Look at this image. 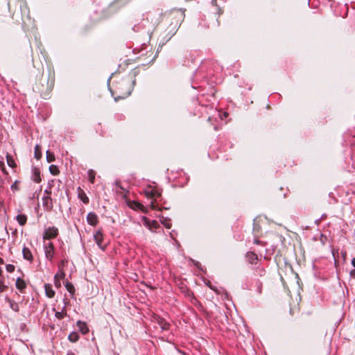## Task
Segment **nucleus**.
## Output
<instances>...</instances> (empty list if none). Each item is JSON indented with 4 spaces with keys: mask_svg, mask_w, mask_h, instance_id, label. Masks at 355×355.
I'll use <instances>...</instances> for the list:
<instances>
[{
    "mask_svg": "<svg viewBox=\"0 0 355 355\" xmlns=\"http://www.w3.org/2000/svg\"><path fill=\"white\" fill-rule=\"evenodd\" d=\"M22 253H23V257L25 259L30 261H33V257L32 252L28 248L24 247L23 248Z\"/></svg>",
    "mask_w": 355,
    "mask_h": 355,
    "instance_id": "17",
    "label": "nucleus"
},
{
    "mask_svg": "<svg viewBox=\"0 0 355 355\" xmlns=\"http://www.w3.org/2000/svg\"><path fill=\"white\" fill-rule=\"evenodd\" d=\"M211 288V289L212 290H215L212 286H209Z\"/></svg>",
    "mask_w": 355,
    "mask_h": 355,
    "instance_id": "48",
    "label": "nucleus"
},
{
    "mask_svg": "<svg viewBox=\"0 0 355 355\" xmlns=\"http://www.w3.org/2000/svg\"><path fill=\"white\" fill-rule=\"evenodd\" d=\"M46 295L49 298H53L55 296V291H53L52 286L49 284L44 285Z\"/></svg>",
    "mask_w": 355,
    "mask_h": 355,
    "instance_id": "16",
    "label": "nucleus"
},
{
    "mask_svg": "<svg viewBox=\"0 0 355 355\" xmlns=\"http://www.w3.org/2000/svg\"><path fill=\"white\" fill-rule=\"evenodd\" d=\"M65 288L71 295L75 293L76 290L72 283L67 282L65 284Z\"/></svg>",
    "mask_w": 355,
    "mask_h": 355,
    "instance_id": "22",
    "label": "nucleus"
},
{
    "mask_svg": "<svg viewBox=\"0 0 355 355\" xmlns=\"http://www.w3.org/2000/svg\"><path fill=\"white\" fill-rule=\"evenodd\" d=\"M88 178L90 183L94 184L95 180L96 173L94 170L89 169L87 172Z\"/></svg>",
    "mask_w": 355,
    "mask_h": 355,
    "instance_id": "23",
    "label": "nucleus"
},
{
    "mask_svg": "<svg viewBox=\"0 0 355 355\" xmlns=\"http://www.w3.org/2000/svg\"><path fill=\"white\" fill-rule=\"evenodd\" d=\"M49 171L53 175H57L60 173V170L55 165H51L49 166Z\"/></svg>",
    "mask_w": 355,
    "mask_h": 355,
    "instance_id": "26",
    "label": "nucleus"
},
{
    "mask_svg": "<svg viewBox=\"0 0 355 355\" xmlns=\"http://www.w3.org/2000/svg\"><path fill=\"white\" fill-rule=\"evenodd\" d=\"M55 317L59 319V320H61L62 318H64V317H65L67 315V311H66V309L65 307H64L62 310V311H57L55 314Z\"/></svg>",
    "mask_w": 355,
    "mask_h": 355,
    "instance_id": "25",
    "label": "nucleus"
},
{
    "mask_svg": "<svg viewBox=\"0 0 355 355\" xmlns=\"http://www.w3.org/2000/svg\"><path fill=\"white\" fill-rule=\"evenodd\" d=\"M87 221L92 226H96L98 223V218L94 212H89L87 216Z\"/></svg>",
    "mask_w": 355,
    "mask_h": 355,
    "instance_id": "10",
    "label": "nucleus"
},
{
    "mask_svg": "<svg viewBox=\"0 0 355 355\" xmlns=\"http://www.w3.org/2000/svg\"><path fill=\"white\" fill-rule=\"evenodd\" d=\"M42 205L44 209L47 211H51L53 207V200L51 196H45L42 198Z\"/></svg>",
    "mask_w": 355,
    "mask_h": 355,
    "instance_id": "8",
    "label": "nucleus"
},
{
    "mask_svg": "<svg viewBox=\"0 0 355 355\" xmlns=\"http://www.w3.org/2000/svg\"><path fill=\"white\" fill-rule=\"evenodd\" d=\"M347 254V252H345L344 254H343V256H346Z\"/></svg>",
    "mask_w": 355,
    "mask_h": 355,
    "instance_id": "47",
    "label": "nucleus"
},
{
    "mask_svg": "<svg viewBox=\"0 0 355 355\" xmlns=\"http://www.w3.org/2000/svg\"><path fill=\"white\" fill-rule=\"evenodd\" d=\"M16 220L21 226H24L27 222V216L25 214H19L16 216Z\"/></svg>",
    "mask_w": 355,
    "mask_h": 355,
    "instance_id": "19",
    "label": "nucleus"
},
{
    "mask_svg": "<svg viewBox=\"0 0 355 355\" xmlns=\"http://www.w3.org/2000/svg\"><path fill=\"white\" fill-rule=\"evenodd\" d=\"M79 197L83 203L87 204L89 202V198L83 191H82L81 193H79Z\"/></svg>",
    "mask_w": 355,
    "mask_h": 355,
    "instance_id": "30",
    "label": "nucleus"
},
{
    "mask_svg": "<svg viewBox=\"0 0 355 355\" xmlns=\"http://www.w3.org/2000/svg\"><path fill=\"white\" fill-rule=\"evenodd\" d=\"M245 258L247 261L251 264H256L258 261V256L252 252H247Z\"/></svg>",
    "mask_w": 355,
    "mask_h": 355,
    "instance_id": "12",
    "label": "nucleus"
},
{
    "mask_svg": "<svg viewBox=\"0 0 355 355\" xmlns=\"http://www.w3.org/2000/svg\"><path fill=\"white\" fill-rule=\"evenodd\" d=\"M79 338L80 337H79L78 334L75 331L70 333L68 336L69 340L71 341V343L77 342Z\"/></svg>",
    "mask_w": 355,
    "mask_h": 355,
    "instance_id": "20",
    "label": "nucleus"
},
{
    "mask_svg": "<svg viewBox=\"0 0 355 355\" xmlns=\"http://www.w3.org/2000/svg\"><path fill=\"white\" fill-rule=\"evenodd\" d=\"M76 325H77L79 331L83 334H87L89 332V328H88V326H87V323L85 322H83V321L78 320L77 322V323H76Z\"/></svg>",
    "mask_w": 355,
    "mask_h": 355,
    "instance_id": "13",
    "label": "nucleus"
},
{
    "mask_svg": "<svg viewBox=\"0 0 355 355\" xmlns=\"http://www.w3.org/2000/svg\"><path fill=\"white\" fill-rule=\"evenodd\" d=\"M187 295V296L191 297V302L193 301V300H196V297H194V295H193V292H191V291L188 290Z\"/></svg>",
    "mask_w": 355,
    "mask_h": 355,
    "instance_id": "35",
    "label": "nucleus"
},
{
    "mask_svg": "<svg viewBox=\"0 0 355 355\" xmlns=\"http://www.w3.org/2000/svg\"><path fill=\"white\" fill-rule=\"evenodd\" d=\"M165 22L168 24L166 28L168 35H173L181 24V15L179 13H171L165 18Z\"/></svg>",
    "mask_w": 355,
    "mask_h": 355,
    "instance_id": "4",
    "label": "nucleus"
},
{
    "mask_svg": "<svg viewBox=\"0 0 355 355\" xmlns=\"http://www.w3.org/2000/svg\"><path fill=\"white\" fill-rule=\"evenodd\" d=\"M254 243H255V244L261 243V241L258 239V237L255 238V239L254 240Z\"/></svg>",
    "mask_w": 355,
    "mask_h": 355,
    "instance_id": "37",
    "label": "nucleus"
},
{
    "mask_svg": "<svg viewBox=\"0 0 355 355\" xmlns=\"http://www.w3.org/2000/svg\"><path fill=\"white\" fill-rule=\"evenodd\" d=\"M161 223L166 227L167 229H170L171 227V223L169 219H167L166 218L162 217V219H161Z\"/></svg>",
    "mask_w": 355,
    "mask_h": 355,
    "instance_id": "29",
    "label": "nucleus"
},
{
    "mask_svg": "<svg viewBox=\"0 0 355 355\" xmlns=\"http://www.w3.org/2000/svg\"><path fill=\"white\" fill-rule=\"evenodd\" d=\"M3 263H4L3 259L1 257H0V265L3 264Z\"/></svg>",
    "mask_w": 355,
    "mask_h": 355,
    "instance_id": "42",
    "label": "nucleus"
},
{
    "mask_svg": "<svg viewBox=\"0 0 355 355\" xmlns=\"http://www.w3.org/2000/svg\"><path fill=\"white\" fill-rule=\"evenodd\" d=\"M352 264L355 268V257L352 260Z\"/></svg>",
    "mask_w": 355,
    "mask_h": 355,
    "instance_id": "41",
    "label": "nucleus"
},
{
    "mask_svg": "<svg viewBox=\"0 0 355 355\" xmlns=\"http://www.w3.org/2000/svg\"><path fill=\"white\" fill-rule=\"evenodd\" d=\"M6 160H7V163H8L9 166H10L12 168H15L16 166V164L15 162V160H14V159L12 158V157L10 155L7 154V155H6Z\"/></svg>",
    "mask_w": 355,
    "mask_h": 355,
    "instance_id": "24",
    "label": "nucleus"
},
{
    "mask_svg": "<svg viewBox=\"0 0 355 355\" xmlns=\"http://www.w3.org/2000/svg\"><path fill=\"white\" fill-rule=\"evenodd\" d=\"M55 84V72L49 70L47 74H42L39 82L36 83L33 90L40 94L42 98L48 99Z\"/></svg>",
    "mask_w": 355,
    "mask_h": 355,
    "instance_id": "2",
    "label": "nucleus"
},
{
    "mask_svg": "<svg viewBox=\"0 0 355 355\" xmlns=\"http://www.w3.org/2000/svg\"><path fill=\"white\" fill-rule=\"evenodd\" d=\"M8 6L10 12L15 13L17 10H19L21 12V19L24 24H26L25 18L28 23H31L30 17V11L26 0H8Z\"/></svg>",
    "mask_w": 355,
    "mask_h": 355,
    "instance_id": "3",
    "label": "nucleus"
},
{
    "mask_svg": "<svg viewBox=\"0 0 355 355\" xmlns=\"http://www.w3.org/2000/svg\"><path fill=\"white\" fill-rule=\"evenodd\" d=\"M55 159V155L53 153L49 150L46 151V161L49 163L54 162Z\"/></svg>",
    "mask_w": 355,
    "mask_h": 355,
    "instance_id": "28",
    "label": "nucleus"
},
{
    "mask_svg": "<svg viewBox=\"0 0 355 355\" xmlns=\"http://www.w3.org/2000/svg\"><path fill=\"white\" fill-rule=\"evenodd\" d=\"M145 196L148 198L152 200L157 199L161 197V193L155 188L148 186L144 191Z\"/></svg>",
    "mask_w": 355,
    "mask_h": 355,
    "instance_id": "5",
    "label": "nucleus"
},
{
    "mask_svg": "<svg viewBox=\"0 0 355 355\" xmlns=\"http://www.w3.org/2000/svg\"><path fill=\"white\" fill-rule=\"evenodd\" d=\"M67 355H75V354L73 352H70V353H68Z\"/></svg>",
    "mask_w": 355,
    "mask_h": 355,
    "instance_id": "43",
    "label": "nucleus"
},
{
    "mask_svg": "<svg viewBox=\"0 0 355 355\" xmlns=\"http://www.w3.org/2000/svg\"><path fill=\"white\" fill-rule=\"evenodd\" d=\"M7 289L8 286L4 284V281H2L1 283H0V293L6 291Z\"/></svg>",
    "mask_w": 355,
    "mask_h": 355,
    "instance_id": "33",
    "label": "nucleus"
},
{
    "mask_svg": "<svg viewBox=\"0 0 355 355\" xmlns=\"http://www.w3.org/2000/svg\"><path fill=\"white\" fill-rule=\"evenodd\" d=\"M58 235V229L55 227H50L45 230L43 234V239L44 240H49L55 239Z\"/></svg>",
    "mask_w": 355,
    "mask_h": 355,
    "instance_id": "6",
    "label": "nucleus"
},
{
    "mask_svg": "<svg viewBox=\"0 0 355 355\" xmlns=\"http://www.w3.org/2000/svg\"><path fill=\"white\" fill-rule=\"evenodd\" d=\"M6 270L8 272H14L15 269V267L14 265L12 264H8L6 265Z\"/></svg>",
    "mask_w": 355,
    "mask_h": 355,
    "instance_id": "32",
    "label": "nucleus"
},
{
    "mask_svg": "<svg viewBox=\"0 0 355 355\" xmlns=\"http://www.w3.org/2000/svg\"><path fill=\"white\" fill-rule=\"evenodd\" d=\"M44 193H45L46 196H51V191L45 190V191H44Z\"/></svg>",
    "mask_w": 355,
    "mask_h": 355,
    "instance_id": "38",
    "label": "nucleus"
},
{
    "mask_svg": "<svg viewBox=\"0 0 355 355\" xmlns=\"http://www.w3.org/2000/svg\"><path fill=\"white\" fill-rule=\"evenodd\" d=\"M165 324L167 325V327H164L163 329H168V324L166 323Z\"/></svg>",
    "mask_w": 355,
    "mask_h": 355,
    "instance_id": "44",
    "label": "nucleus"
},
{
    "mask_svg": "<svg viewBox=\"0 0 355 355\" xmlns=\"http://www.w3.org/2000/svg\"><path fill=\"white\" fill-rule=\"evenodd\" d=\"M94 239L98 245V246L101 248L102 250H105V246L103 245V234L102 229H99L96 231V232L94 235Z\"/></svg>",
    "mask_w": 355,
    "mask_h": 355,
    "instance_id": "7",
    "label": "nucleus"
},
{
    "mask_svg": "<svg viewBox=\"0 0 355 355\" xmlns=\"http://www.w3.org/2000/svg\"><path fill=\"white\" fill-rule=\"evenodd\" d=\"M116 185H117L120 189H123L119 182H116Z\"/></svg>",
    "mask_w": 355,
    "mask_h": 355,
    "instance_id": "40",
    "label": "nucleus"
},
{
    "mask_svg": "<svg viewBox=\"0 0 355 355\" xmlns=\"http://www.w3.org/2000/svg\"><path fill=\"white\" fill-rule=\"evenodd\" d=\"M6 302H8L10 304V307L15 312H18L19 311V307L17 303L10 299L8 297H6Z\"/></svg>",
    "mask_w": 355,
    "mask_h": 355,
    "instance_id": "18",
    "label": "nucleus"
},
{
    "mask_svg": "<svg viewBox=\"0 0 355 355\" xmlns=\"http://www.w3.org/2000/svg\"><path fill=\"white\" fill-rule=\"evenodd\" d=\"M253 232L255 237H259L261 234V227L257 219L254 220Z\"/></svg>",
    "mask_w": 355,
    "mask_h": 355,
    "instance_id": "15",
    "label": "nucleus"
},
{
    "mask_svg": "<svg viewBox=\"0 0 355 355\" xmlns=\"http://www.w3.org/2000/svg\"><path fill=\"white\" fill-rule=\"evenodd\" d=\"M54 279H55V286L56 287H60L61 286V284H60V280L58 279V275H55Z\"/></svg>",
    "mask_w": 355,
    "mask_h": 355,
    "instance_id": "34",
    "label": "nucleus"
},
{
    "mask_svg": "<svg viewBox=\"0 0 355 355\" xmlns=\"http://www.w3.org/2000/svg\"><path fill=\"white\" fill-rule=\"evenodd\" d=\"M64 272H62V277H64Z\"/></svg>",
    "mask_w": 355,
    "mask_h": 355,
    "instance_id": "45",
    "label": "nucleus"
},
{
    "mask_svg": "<svg viewBox=\"0 0 355 355\" xmlns=\"http://www.w3.org/2000/svg\"><path fill=\"white\" fill-rule=\"evenodd\" d=\"M2 272H3V271H2L1 268H0V283H1L2 281H4V277L2 275Z\"/></svg>",
    "mask_w": 355,
    "mask_h": 355,
    "instance_id": "36",
    "label": "nucleus"
},
{
    "mask_svg": "<svg viewBox=\"0 0 355 355\" xmlns=\"http://www.w3.org/2000/svg\"><path fill=\"white\" fill-rule=\"evenodd\" d=\"M15 286H16V288L21 293H24V290L26 288V283L25 282V281L23 279L19 277L16 280Z\"/></svg>",
    "mask_w": 355,
    "mask_h": 355,
    "instance_id": "14",
    "label": "nucleus"
},
{
    "mask_svg": "<svg viewBox=\"0 0 355 355\" xmlns=\"http://www.w3.org/2000/svg\"><path fill=\"white\" fill-rule=\"evenodd\" d=\"M150 207L152 209H159V210H161L160 208H158V205L156 202V199L155 200H153L151 203H150Z\"/></svg>",
    "mask_w": 355,
    "mask_h": 355,
    "instance_id": "31",
    "label": "nucleus"
},
{
    "mask_svg": "<svg viewBox=\"0 0 355 355\" xmlns=\"http://www.w3.org/2000/svg\"><path fill=\"white\" fill-rule=\"evenodd\" d=\"M34 157L39 160L42 157L41 147L39 145H36L35 147Z\"/></svg>",
    "mask_w": 355,
    "mask_h": 355,
    "instance_id": "21",
    "label": "nucleus"
},
{
    "mask_svg": "<svg viewBox=\"0 0 355 355\" xmlns=\"http://www.w3.org/2000/svg\"><path fill=\"white\" fill-rule=\"evenodd\" d=\"M139 67L132 69L128 74L114 73L109 80L110 89L115 99H123L132 92L135 84V77L139 73Z\"/></svg>",
    "mask_w": 355,
    "mask_h": 355,
    "instance_id": "1",
    "label": "nucleus"
},
{
    "mask_svg": "<svg viewBox=\"0 0 355 355\" xmlns=\"http://www.w3.org/2000/svg\"><path fill=\"white\" fill-rule=\"evenodd\" d=\"M153 227H155V228L159 225L158 223L155 220L153 221Z\"/></svg>",
    "mask_w": 355,
    "mask_h": 355,
    "instance_id": "39",
    "label": "nucleus"
},
{
    "mask_svg": "<svg viewBox=\"0 0 355 355\" xmlns=\"http://www.w3.org/2000/svg\"><path fill=\"white\" fill-rule=\"evenodd\" d=\"M129 207L134 210H140L143 213H147V208L145 207L141 203L137 201H130L128 203Z\"/></svg>",
    "mask_w": 355,
    "mask_h": 355,
    "instance_id": "9",
    "label": "nucleus"
},
{
    "mask_svg": "<svg viewBox=\"0 0 355 355\" xmlns=\"http://www.w3.org/2000/svg\"><path fill=\"white\" fill-rule=\"evenodd\" d=\"M45 254H46V257L48 259H49V260L52 259V258L54 255V245L52 242L49 243L45 246Z\"/></svg>",
    "mask_w": 355,
    "mask_h": 355,
    "instance_id": "11",
    "label": "nucleus"
},
{
    "mask_svg": "<svg viewBox=\"0 0 355 355\" xmlns=\"http://www.w3.org/2000/svg\"><path fill=\"white\" fill-rule=\"evenodd\" d=\"M33 180L37 182L40 183L41 182V178H40V172L38 169L35 168L34 170V178Z\"/></svg>",
    "mask_w": 355,
    "mask_h": 355,
    "instance_id": "27",
    "label": "nucleus"
},
{
    "mask_svg": "<svg viewBox=\"0 0 355 355\" xmlns=\"http://www.w3.org/2000/svg\"><path fill=\"white\" fill-rule=\"evenodd\" d=\"M347 254V252H345L344 254H343V256H346Z\"/></svg>",
    "mask_w": 355,
    "mask_h": 355,
    "instance_id": "46",
    "label": "nucleus"
}]
</instances>
